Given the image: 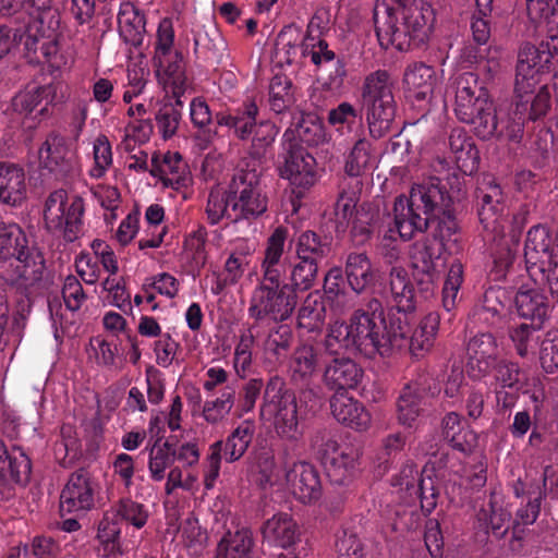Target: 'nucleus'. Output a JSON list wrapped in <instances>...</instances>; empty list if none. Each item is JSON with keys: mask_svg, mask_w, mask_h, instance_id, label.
Returning <instances> with one entry per match:
<instances>
[{"mask_svg": "<svg viewBox=\"0 0 558 558\" xmlns=\"http://www.w3.org/2000/svg\"><path fill=\"white\" fill-rule=\"evenodd\" d=\"M10 268L1 271V277L10 284L29 289L38 284L45 274V259L34 246H27L25 253L9 264Z\"/></svg>", "mask_w": 558, "mask_h": 558, "instance_id": "obj_17", "label": "nucleus"}, {"mask_svg": "<svg viewBox=\"0 0 558 558\" xmlns=\"http://www.w3.org/2000/svg\"><path fill=\"white\" fill-rule=\"evenodd\" d=\"M253 546L254 541L250 530L228 532L219 542L215 558H252Z\"/></svg>", "mask_w": 558, "mask_h": 558, "instance_id": "obj_41", "label": "nucleus"}, {"mask_svg": "<svg viewBox=\"0 0 558 558\" xmlns=\"http://www.w3.org/2000/svg\"><path fill=\"white\" fill-rule=\"evenodd\" d=\"M235 400V389L227 387L217 398L207 400L203 405L202 415L209 424L222 422L231 412Z\"/></svg>", "mask_w": 558, "mask_h": 558, "instance_id": "obj_53", "label": "nucleus"}, {"mask_svg": "<svg viewBox=\"0 0 558 558\" xmlns=\"http://www.w3.org/2000/svg\"><path fill=\"white\" fill-rule=\"evenodd\" d=\"M478 218L483 228L494 234L504 230L506 207L502 202V193L497 184H489L482 195Z\"/></svg>", "mask_w": 558, "mask_h": 558, "instance_id": "obj_27", "label": "nucleus"}, {"mask_svg": "<svg viewBox=\"0 0 558 558\" xmlns=\"http://www.w3.org/2000/svg\"><path fill=\"white\" fill-rule=\"evenodd\" d=\"M363 369L351 359L336 357L324 371V383L332 390H347L357 387Z\"/></svg>", "mask_w": 558, "mask_h": 558, "instance_id": "obj_26", "label": "nucleus"}, {"mask_svg": "<svg viewBox=\"0 0 558 558\" xmlns=\"http://www.w3.org/2000/svg\"><path fill=\"white\" fill-rule=\"evenodd\" d=\"M450 198L440 186L439 179L429 178L412 186L409 197L399 196L393 205L395 228L399 236L410 240L417 231L427 229L438 220L439 235H453L458 226L450 213Z\"/></svg>", "mask_w": 558, "mask_h": 558, "instance_id": "obj_3", "label": "nucleus"}, {"mask_svg": "<svg viewBox=\"0 0 558 558\" xmlns=\"http://www.w3.org/2000/svg\"><path fill=\"white\" fill-rule=\"evenodd\" d=\"M28 240L22 228L0 219V265L4 266L25 253Z\"/></svg>", "mask_w": 558, "mask_h": 558, "instance_id": "obj_34", "label": "nucleus"}, {"mask_svg": "<svg viewBox=\"0 0 558 558\" xmlns=\"http://www.w3.org/2000/svg\"><path fill=\"white\" fill-rule=\"evenodd\" d=\"M93 506L94 487L90 477L82 472L72 474L60 496L61 512H86L90 510Z\"/></svg>", "mask_w": 558, "mask_h": 558, "instance_id": "obj_20", "label": "nucleus"}, {"mask_svg": "<svg viewBox=\"0 0 558 558\" xmlns=\"http://www.w3.org/2000/svg\"><path fill=\"white\" fill-rule=\"evenodd\" d=\"M420 478L418 471L413 464L404 465L392 478L393 493L405 505H410L412 502V492L417 490L416 485Z\"/></svg>", "mask_w": 558, "mask_h": 558, "instance_id": "obj_57", "label": "nucleus"}, {"mask_svg": "<svg viewBox=\"0 0 558 558\" xmlns=\"http://www.w3.org/2000/svg\"><path fill=\"white\" fill-rule=\"evenodd\" d=\"M526 270L535 283L546 286L558 293V245H555L549 229L536 225L529 229L524 244Z\"/></svg>", "mask_w": 558, "mask_h": 558, "instance_id": "obj_7", "label": "nucleus"}, {"mask_svg": "<svg viewBox=\"0 0 558 558\" xmlns=\"http://www.w3.org/2000/svg\"><path fill=\"white\" fill-rule=\"evenodd\" d=\"M255 434V424L252 421H243L228 436L225 446L222 445L223 456L227 462L238 461L243 457Z\"/></svg>", "mask_w": 558, "mask_h": 558, "instance_id": "obj_44", "label": "nucleus"}, {"mask_svg": "<svg viewBox=\"0 0 558 558\" xmlns=\"http://www.w3.org/2000/svg\"><path fill=\"white\" fill-rule=\"evenodd\" d=\"M282 487L303 504L315 502L322 495L318 471L313 464L304 461L293 462L291 465L284 466Z\"/></svg>", "mask_w": 558, "mask_h": 558, "instance_id": "obj_14", "label": "nucleus"}, {"mask_svg": "<svg viewBox=\"0 0 558 558\" xmlns=\"http://www.w3.org/2000/svg\"><path fill=\"white\" fill-rule=\"evenodd\" d=\"M207 219L211 225L220 222L223 218H232L231 202H230V187L228 192H223L217 187L210 191L207 206H206Z\"/></svg>", "mask_w": 558, "mask_h": 558, "instance_id": "obj_58", "label": "nucleus"}, {"mask_svg": "<svg viewBox=\"0 0 558 558\" xmlns=\"http://www.w3.org/2000/svg\"><path fill=\"white\" fill-rule=\"evenodd\" d=\"M442 433L451 446L461 452H469L476 446V434L469 428L466 422L456 412H450L444 417Z\"/></svg>", "mask_w": 558, "mask_h": 558, "instance_id": "obj_35", "label": "nucleus"}, {"mask_svg": "<svg viewBox=\"0 0 558 558\" xmlns=\"http://www.w3.org/2000/svg\"><path fill=\"white\" fill-rule=\"evenodd\" d=\"M450 236L446 234L441 238L439 228H437L433 236H425L412 245L410 253L412 267L417 275L422 274L425 277L421 281L426 284L425 291L427 292L434 290L438 274L437 262L445 250L444 241Z\"/></svg>", "mask_w": 558, "mask_h": 558, "instance_id": "obj_13", "label": "nucleus"}, {"mask_svg": "<svg viewBox=\"0 0 558 558\" xmlns=\"http://www.w3.org/2000/svg\"><path fill=\"white\" fill-rule=\"evenodd\" d=\"M260 416L281 438L296 439L301 435L296 398L284 389L283 380L277 376L266 386Z\"/></svg>", "mask_w": 558, "mask_h": 558, "instance_id": "obj_8", "label": "nucleus"}, {"mask_svg": "<svg viewBox=\"0 0 558 558\" xmlns=\"http://www.w3.org/2000/svg\"><path fill=\"white\" fill-rule=\"evenodd\" d=\"M392 89L393 82L385 70H377L364 80L362 98L368 130L374 138L385 136L391 129L397 109Z\"/></svg>", "mask_w": 558, "mask_h": 558, "instance_id": "obj_6", "label": "nucleus"}, {"mask_svg": "<svg viewBox=\"0 0 558 558\" xmlns=\"http://www.w3.org/2000/svg\"><path fill=\"white\" fill-rule=\"evenodd\" d=\"M558 52V36L550 35L538 46L526 43L518 52L515 65V110L511 123L501 125L500 135L513 142L522 136L525 118L537 120L550 108V89L544 80L550 72L554 56Z\"/></svg>", "mask_w": 558, "mask_h": 558, "instance_id": "obj_2", "label": "nucleus"}, {"mask_svg": "<svg viewBox=\"0 0 558 558\" xmlns=\"http://www.w3.org/2000/svg\"><path fill=\"white\" fill-rule=\"evenodd\" d=\"M319 356L317 350L311 344L299 345L289 362L291 377L296 383H307L317 373Z\"/></svg>", "mask_w": 558, "mask_h": 558, "instance_id": "obj_39", "label": "nucleus"}, {"mask_svg": "<svg viewBox=\"0 0 558 558\" xmlns=\"http://www.w3.org/2000/svg\"><path fill=\"white\" fill-rule=\"evenodd\" d=\"M83 215V198L64 190L52 192L45 203L46 228L50 232L62 235L68 242H73L82 233Z\"/></svg>", "mask_w": 558, "mask_h": 558, "instance_id": "obj_9", "label": "nucleus"}, {"mask_svg": "<svg viewBox=\"0 0 558 558\" xmlns=\"http://www.w3.org/2000/svg\"><path fill=\"white\" fill-rule=\"evenodd\" d=\"M515 307L521 318L544 324L548 315L546 298L537 289H520L515 295Z\"/></svg>", "mask_w": 558, "mask_h": 558, "instance_id": "obj_40", "label": "nucleus"}, {"mask_svg": "<svg viewBox=\"0 0 558 558\" xmlns=\"http://www.w3.org/2000/svg\"><path fill=\"white\" fill-rule=\"evenodd\" d=\"M463 278V265L459 260H453L447 270L442 287V306L448 312L456 306Z\"/></svg>", "mask_w": 558, "mask_h": 558, "instance_id": "obj_56", "label": "nucleus"}, {"mask_svg": "<svg viewBox=\"0 0 558 558\" xmlns=\"http://www.w3.org/2000/svg\"><path fill=\"white\" fill-rule=\"evenodd\" d=\"M322 460L328 477L336 484H344L355 470L357 453L349 447H340L337 441L328 439L320 450Z\"/></svg>", "mask_w": 558, "mask_h": 558, "instance_id": "obj_19", "label": "nucleus"}, {"mask_svg": "<svg viewBox=\"0 0 558 558\" xmlns=\"http://www.w3.org/2000/svg\"><path fill=\"white\" fill-rule=\"evenodd\" d=\"M257 114V105L250 100L234 110L216 113V122L228 128L236 138L247 141L253 135Z\"/></svg>", "mask_w": 558, "mask_h": 558, "instance_id": "obj_25", "label": "nucleus"}, {"mask_svg": "<svg viewBox=\"0 0 558 558\" xmlns=\"http://www.w3.org/2000/svg\"><path fill=\"white\" fill-rule=\"evenodd\" d=\"M539 363L546 373L558 369V329L548 330L541 341Z\"/></svg>", "mask_w": 558, "mask_h": 558, "instance_id": "obj_60", "label": "nucleus"}, {"mask_svg": "<svg viewBox=\"0 0 558 558\" xmlns=\"http://www.w3.org/2000/svg\"><path fill=\"white\" fill-rule=\"evenodd\" d=\"M356 202L354 194L342 193L336 203L335 216L337 228L345 229L352 225V236L357 244H362L371 234L374 214L364 206L356 209Z\"/></svg>", "mask_w": 558, "mask_h": 558, "instance_id": "obj_16", "label": "nucleus"}, {"mask_svg": "<svg viewBox=\"0 0 558 558\" xmlns=\"http://www.w3.org/2000/svg\"><path fill=\"white\" fill-rule=\"evenodd\" d=\"M93 166L88 170L89 177L102 178L113 163L112 146L105 134H98L92 141Z\"/></svg>", "mask_w": 558, "mask_h": 558, "instance_id": "obj_49", "label": "nucleus"}, {"mask_svg": "<svg viewBox=\"0 0 558 558\" xmlns=\"http://www.w3.org/2000/svg\"><path fill=\"white\" fill-rule=\"evenodd\" d=\"M29 473L31 461L24 451L15 446L9 450L0 439V477L22 482Z\"/></svg>", "mask_w": 558, "mask_h": 558, "instance_id": "obj_38", "label": "nucleus"}, {"mask_svg": "<svg viewBox=\"0 0 558 558\" xmlns=\"http://www.w3.org/2000/svg\"><path fill=\"white\" fill-rule=\"evenodd\" d=\"M256 470L263 485L283 486L284 468L276 461L275 454L269 449H263L256 457Z\"/></svg>", "mask_w": 558, "mask_h": 558, "instance_id": "obj_50", "label": "nucleus"}, {"mask_svg": "<svg viewBox=\"0 0 558 558\" xmlns=\"http://www.w3.org/2000/svg\"><path fill=\"white\" fill-rule=\"evenodd\" d=\"M263 537L274 546L289 548L300 538L299 526L293 518L283 512L274 514L262 529Z\"/></svg>", "mask_w": 558, "mask_h": 558, "instance_id": "obj_30", "label": "nucleus"}, {"mask_svg": "<svg viewBox=\"0 0 558 558\" xmlns=\"http://www.w3.org/2000/svg\"><path fill=\"white\" fill-rule=\"evenodd\" d=\"M345 276L351 289L360 294L371 289L378 280L379 272L364 253H351L345 262Z\"/></svg>", "mask_w": 558, "mask_h": 558, "instance_id": "obj_29", "label": "nucleus"}, {"mask_svg": "<svg viewBox=\"0 0 558 558\" xmlns=\"http://www.w3.org/2000/svg\"><path fill=\"white\" fill-rule=\"evenodd\" d=\"M279 175L292 187L294 197L290 201L291 213L296 214L301 205L300 199L320 179L317 161L304 147L290 143L283 163L279 167Z\"/></svg>", "mask_w": 558, "mask_h": 558, "instance_id": "obj_10", "label": "nucleus"}, {"mask_svg": "<svg viewBox=\"0 0 558 558\" xmlns=\"http://www.w3.org/2000/svg\"><path fill=\"white\" fill-rule=\"evenodd\" d=\"M206 231L203 228L190 233L184 241V253L191 259L193 267L199 268L206 262Z\"/></svg>", "mask_w": 558, "mask_h": 558, "instance_id": "obj_61", "label": "nucleus"}, {"mask_svg": "<svg viewBox=\"0 0 558 558\" xmlns=\"http://www.w3.org/2000/svg\"><path fill=\"white\" fill-rule=\"evenodd\" d=\"M298 136L308 145L317 146L330 138L323 123L315 117L304 118L298 126Z\"/></svg>", "mask_w": 558, "mask_h": 558, "instance_id": "obj_62", "label": "nucleus"}, {"mask_svg": "<svg viewBox=\"0 0 558 558\" xmlns=\"http://www.w3.org/2000/svg\"><path fill=\"white\" fill-rule=\"evenodd\" d=\"M119 519L108 510L105 512L98 525L97 538L99 541V553L106 558H119L123 555L120 543L121 529Z\"/></svg>", "mask_w": 558, "mask_h": 558, "instance_id": "obj_36", "label": "nucleus"}, {"mask_svg": "<svg viewBox=\"0 0 558 558\" xmlns=\"http://www.w3.org/2000/svg\"><path fill=\"white\" fill-rule=\"evenodd\" d=\"M154 63L157 76L165 85L171 86L174 92L184 87L186 77L180 51L154 56Z\"/></svg>", "mask_w": 558, "mask_h": 558, "instance_id": "obj_37", "label": "nucleus"}, {"mask_svg": "<svg viewBox=\"0 0 558 558\" xmlns=\"http://www.w3.org/2000/svg\"><path fill=\"white\" fill-rule=\"evenodd\" d=\"M454 89V113L463 123L470 124L474 133L488 140L498 131L497 111L488 90L472 72L456 74L452 78Z\"/></svg>", "mask_w": 558, "mask_h": 558, "instance_id": "obj_5", "label": "nucleus"}, {"mask_svg": "<svg viewBox=\"0 0 558 558\" xmlns=\"http://www.w3.org/2000/svg\"><path fill=\"white\" fill-rule=\"evenodd\" d=\"M375 165L376 156L371 143L366 138H360L347 156L344 170L349 175L357 177L372 170Z\"/></svg>", "mask_w": 558, "mask_h": 558, "instance_id": "obj_45", "label": "nucleus"}, {"mask_svg": "<svg viewBox=\"0 0 558 558\" xmlns=\"http://www.w3.org/2000/svg\"><path fill=\"white\" fill-rule=\"evenodd\" d=\"M440 326V316L436 312L426 314L412 331L409 339V352L414 359H423L434 348Z\"/></svg>", "mask_w": 558, "mask_h": 558, "instance_id": "obj_32", "label": "nucleus"}, {"mask_svg": "<svg viewBox=\"0 0 558 558\" xmlns=\"http://www.w3.org/2000/svg\"><path fill=\"white\" fill-rule=\"evenodd\" d=\"M326 310L319 292H312L304 300L298 316L299 328L307 331H319L325 323Z\"/></svg>", "mask_w": 558, "mask_h": 558, "instance_id": "obj_43", "label": "nucleus"}, {"mask_svg": "<svg viewBox=\"0 0 558 558\" xmlns=\"http://www.w3.org/2000/svg\"><path fill=\"white\" fill-rule=\"evenodd\" d=\"M317 276V263L311 260H299L291 270V288L294 290L310 289Z\"/></svg>", "mask_w": 558, "mask_h": 558, "instance_id": "obj_64", "label": "nucleus"}, {"mask_svg": "<svg viewBox=\"0 0 558 558\" xmlns=\"http://www.w3.org/2000/svg\"><path fill=\"white\" fill-rule=\"evenodd\" d=\"M52 95L51 86H33L25 90L20 92L12 100V108L14 111L22 114L32 113L43 100L49 102V98ZM48 105V104H46ZM47 111V106L43 107L39 112L44 113Z\"/></svg>", "mask_w": 558, "mask_h": 558, "instance_id": "obj_47", "label": "nucleus"}, {"mask_svg": "<svg viewBox=\"0 0 558 558\" xmlns=\"http://www.w3.org/2000/svg\"><path fill=\"white\" fill-rule=\"evenodd\" d=\"M233 220L255 219L267 211L268 197L255 171H238L230 182Z\"/></svg>", "mask_w": 558, "mask_h": 558, "instance_id": "obj_11", "label": "nucleus"}, {"mask_svg": "<svg viewBox=\"0 0 558 558\" xmlns=\"http://www.w3.org/2000/svg\"><path fill=\"white\" fill-rule=\"evenodd\" d=\"M198 474L193 470L172 468L167 476L165 492L167 495L173 494L178 488L193 490L197 487Z\"/></svg>", "mask_w": 558, "mask_h": 558, "instance_id": "obj_63", "label": "nucleus"}, {"mask_svg": "<svg viewBox=\"0 0 558 558\" xmlns=\"http://www.w3.org/2000/svg\"><path fill=\"white\" fill-rule=\"evenodd\" d=\"M38 159L50 172L66 173L75 160L73 142L61 134L50 133L38 149Z\"/></svg>", "mask_w": 558, "mask_h": 558, "instance_id": "obj_18", "label": "nucleus"}, {"mask_svg": "<svg viewBox=\"0 0 558 558\" xmlns=\"http://www.w3.org/2000/svg\"><path fill=\"white\" fill-rule=\"evenodd\" d=\"M505 291L489 288L484 295V304L480 310V319L493 327H501L506 316L507 305L502 302Z\"/></svg>", "mask_w": 558, "mask_h": 558, "instance_id": "obj_52", "label": "nucleus"}, {"mask_svg": "<svg viewBox=\"0 0 558 558\" xmlns=\"http://www.w3.org/2000/svg\"><path fill=\"white\" fill-rule=\"evenodd\" d=\"M296 303V293L290 284L275 288L260 283L252 294L248 314L255 319L270 318L275 322H283L291 316Z\"/></svg>", "mask_w": 558, "mask_h": 558, "instance_id": "obj_12", "label": "nucleus"}, {"mask_svg": "<svg viewBox=\"0 0 558 558\" xmlns=\"http://www.w3.org/2000/svg\"><path fill=\"white\" fill-rule=\"evenodd\" d=\"M101 292L106 293L108 302L120 310L130 305V294L125 287V281L117 275H108L101 282Z\"/></svg>", "mask_w": 558, "mask_h": 558, "instance_id": "obj_59", "label": "nucleus"}, {"mask_svg": "<svg viewBox=\"0 0 558 558\" xmlns=\"http://www.w3.org/2000/svg\"><path fill=\"white\" fill-rule=\"evenodd\" d=\"M478 527L485 533L501 530L510 519V513L502 506V498L492 493L489 500L482 506L476 514Z\"/></svg>", "mask_w": 558, "mask_h": 558, "instance_id": "obj_42", "label": "nucleus"}, {"mask_svg": "<svg viewBox=\"0 0 558 558\" xmlns=\"http://www.w3.org/2000/svg\"><path fill=\"white\" fill-rule=\"evenodd\" d=\"M424 389L417 383L407 384L397 401L398 422L405 427H416L422 414Z\"/></svg>", "mask_w": 558, "mask_h": 558, "instance_id": "obj_33", "label": "nucleus"}, {"mask_svg": "<svg viewBox=\"0 0 558 558\" xmlns=\"http://www.w3.org/2000/svg\"><path fill=\"white\" fill-rule=\"evenodd\" d=\"M542 327L543 324L531 322L530 324L521 323L509 330V338L520 356L524 357L534 350L539 339L537 333Z\"/></svg>", "mask_w": 558, "mask_h": 558, "instance_id": "obj_54", "label": "nucleus"}, {"mask_svg": "<svg viewBox=\"0 0 558 558\" xmlns=\"http://www.w3.org/2000/svg\"><path fill=\"white\" fill-rule=\"evenodd\" d=\"M402 83L407 97L415 101L430 100L438 77L433 66L413 62L405 68Z\"/></svg>", "mask_w": 558, "mask_h": 558, "instance_id": "obj_21", "label": "nucleus"}, {"mask_svg": "<svg viewBox=\"0 0 558 558\" xmlns=\"http://www.w3.org/2000/svg\"><path fill=\"white\" fill-rule=\"evenodd\" d=\"M174 461V452L167 442H156L148 457L149 476L155 482H161L166 477V471Z\"/></svg>", "mask_w": 558, "mask_h": 558, "instance_id": "obj_55", "label": "nucleus"}, {"mask_svg": "<svg viewBox=\"0 0 558 558\" xmlns=\"http://www.w3.org/2000/svg\"><path fill=\"white\" fill-rule=\"evenodd\" d=\"M501 348L490 332H478L468 343L466 373L473 379H481L497 365Z\"/></svg>", "mask_w": 558, "mask_h": 558, "instance_id": "obj_15", "label": "nucleus"}, {"mask_svg": "<svg viewBox=\"0 0 558 558\" xmlns=\"http://www.w3.org/2000/svg\"><path fill=\"white\" fill-rule=\"evenodd\" d=\"M389 289L391 301L398 311V314H390L386 318L389 325L391 317H401L407 322V332L409 331V322L407 314L413 313L416 308L414 287L411 282L408 271L402 267H392L389 275Z\"/></svg>", "mask_w": 558, "mask_h": 558, "instance_id": "obj_22", "label": "nucleus"}, {"mask_svg": "<svg viewBox=\"0 0 558 558\" xmlns=\"http://www.w3.org/2000/svg\"><path fill=\"white\" fill-rule=\"evenodd\" d=\"M450 159L463 173L471 175L480 162L478 150L464 130L454 129L449 136Z\"/></svg>", "mask_w": 558, "mask_h": 558, "instance_id": "obj_28", "label": "nucleus"}, {"mask_svg": "<svg viewBox=\"0 0 558 558\" xmlns=\"http://www.w3.org/2000/svg\"><path fill=\"white\" fill-rule=\"evenodd\" d=\"M54 457L62 466H70L81 454V442L76 429L71 424H63L60 440L54 445Z\"/></svg>", "mask_w": 558, "mask_h": 558, "instance_id": "obj_46", "label": "nucleus"}, {"mask_svg": "<svg viewBox=\"0 0 558 558\" xmlns=\"http://www.w3.org/2000/svg\"><path fill=\"white\" fill-rule=\"evenodd\" d=\"M150 173L158 178L167 187L174 190L189 182V170L181 155L177 151H167L151 159Z\"/></svg>", "mask_w": 558, "mask_h": 558, "instance_id": "obj_24", "label": "nucleus"}, {"mask_svg": "<svg viewBox=\"0 0 558 558\" xmlns=\"http://www.w3.org/2000/svg\"><path fill=\"white\" fill-rule=\"evenodd\" d=\"M111 510L119 521H124L137 530L146 525L150 515L148 508L144 504L135 501L130 497L121 498L111 507Z\"/></svg>", "mask_w": 558, "mask_h": 558, "instance_id": "obj_48", "label": "nucleus"}, {"mask_svg": "<svg viewBox=\"0 0 558 558\" xmlns=\"http://www.w3.org/2000/svg\"><path fill=\"white\" fill-rule=\"evenodd\" d=\"M330 409L337 422L363 432L371 426L372 417L365 407L345 392H336L330 399Z\"/></svg>", "mask_w": 558, "mask_h": 558, "instance_id": "obj_23", "label": "nucleus"}, {"mask_svg": "<svg viewBox=\"0 0 558 558\" xmlns=\"http://www.w3.org/2000/svg\"><path fill=\"white\" fill-rule=\"evenodd\" d=\"M26 197L24 170L14 165L0 161V202L19 206Z\"/></svg>", "mask_w": 558, "mask_h": 558, "instance_id": "obj_31", "label": "nucleus"}, {"mask_svg": "<svg viewBox=\"0 0 558 558\" xmlns=\"http://www.w3.org/2000/svg\"><path fill=\"white\" fill-rule=\"evenodd\" d=\"M405 336L407 322L401 317H391L387 325L381 302L372 298L365 308L353 313L349 325L333 320L327 329L324 345L330 354L354 349L368 357L376 354L384 356L401 349Z\"/></svg>", "mask_w": 558, "mask_h": 558, "instance_id": "obj_1", "label": "nucleus"}, {"mask_svg": "<svg viewBox=\"0 0 558 558\" xmlns=\"http://www.w3.org/2000/svg\"><path fill=\"white\" fill-rule=\"evenodd\" d=\"M436 20L435 10L424 0L396 7L391 0H376L374 24L379 45L399 51L418 47L428 41Z\"/></svg>", "mask_w": 558, "mask_h": 558, "instance_id": "obj_4", "label": "nucleus"}, {"mask_svg": "<svg viewBox=\"0 0 558 558\" xmlns=\"http://www.w3.org/2000/svg\"><path fill=\"white\" fill-rule=\"evenodd\" d=\"M178 539L194 554L199 553L207 544V532L201 526L193 514L181 521L178 529Z\"/></svg>", "mask_w": 558, "mask_h": 558, "instance_id": "obj_51", "label": "nucleus"}]
</instances>
